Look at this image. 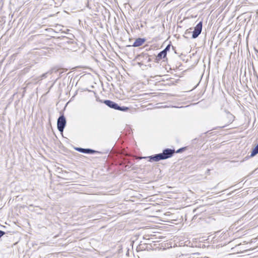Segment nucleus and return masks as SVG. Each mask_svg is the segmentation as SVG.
Wrapping results in <instances>:
<instances>
[{"mask_svg": "<svg viewBox=\"0 0 258 258\" xmlns=\"http://www.w3.org/2000/svg\"><path fill=\"white\" fill-rule=\"evenodd\" d=\"M66 120L64 116L63 115L60 116L58 117L57 122L58 130L60 132H62L66 126Z\"/></svg>", "mask_w": 258, "mask_h": 258, "instance_id": "f257e3e1", "label": "nucleus"}, {"mask_svg": "<svg viewBox=\"0 0 258 258\" xmlns=\"http://www.w3.org/2000/svg\"><path fill=\"white\" fill-rule=\"evenodd\" d=\"M202 30V22H200L195 27L192 32V38H196L201 34Z\"/></svg>", "mask_w": 258, "mask_h": 258, "instance_id": "f03ea898", "label": "nucleus"}, {"mask_svg": "<svg viewBox=\"0 0 258 258\" xmlns=\"http://www.w3.org/2000/svg\"><path fill=\"white\" fill-rule=\"evenodd\" d=\"M76 150L80 152L86 154H94V153H100V152L90 149H84L82 148H77Z\"/></svg>", "mask_w": 258, "mask_h": 258, "instance_id": "7ed1b4c3", "label": "nucleus"}, {"mask_svg": "<svg viewBox=\"0 0 258 258\" xmlns=\"http://www.w3.org/2000/svg\"><path fill=\"white\" fill-rule=\"evenodd\" d=\"M174 153V150L170 149H166L163 150L162 154L163 155V157L165 159H166L172 156L173 154Z\"/></svg>", "mask_w": 258, "mask_h": 258, "instance_id": "20e7f679", "label": "nucleus"}, {"mask_svg": "<svg viewBox=\"0 0 258 258\" xmlns=\"http://www.w3.org/2000/svg\"><path fill=\"white\" fill-rule=\"evenodd\" d=\"M233 118H234V116L232 115V114H231L229 113H227L225 117V125H223L222 127H224L227 126V125H228L229 124L231 123L233 121Z\"/></svg>", "mask_w": 258, "mask_h": 258, "instance_id": "39448f33", "label": "nucleus"}, {"mask_svg": "<svg viewBox=\"0 0 258 258\" xmlns=\"http://www.w3.org/2000/svg\"><path fill=\"white\" fill-rule=\"evenodd\" d=\"M104 103L108 107L113 108L114 109H118L119 106L118 104L111 100H106L104 101Z\"/></svg>", "mask_w": 258, "mask_h": 258, "instance_id": "423d86ee", "label": "nucleus"}, {"mask_svg": "<svg viewBox=\"0 0 258 258\" xmlns=\"http://www.w3.org/2000/svg\"><path fill=\"white\" fill-rule=\"evenodd\" d=\"M150 160H152L154 161H159V160L165 159L162 153L150 156Z\"/></svg>", "mask_w": 258, "mask_h": 258, "instance_id": "0eeeda50", "label": "nucleus"}, {"mask_svg": "<svg viewBox=\"0 0 258 258\" xmlns=\"http://www.w3.org/2000/svg\"><path fill=\"white\" fill-rule=\"evenodd\" d=\"M145 42L144 38H139L134 42L133 46L134 47H138L141 46Z\"/></svg>", "mask_w": 258, "mask_h": 258, "instance_id": "6e6552de", "label": "nucleus"}, {"mask_svg": "<svg viewBox=\"0 0 258 258\" xmlns=\"http://www.w3.org/2000/svg\"><path fill=\"white\" fill-rule=\"evenodd\" d=\"M167 53L165 52V51L162 50L160 53H158L157 59L158 60L161 59L162 58H165L166 56Z\"/></svg>", "mask_w": 258, "mask_h": 258, "instance_id": "1a4fd4ad", "label": "nucleus"}, {"mask_svg": "<svg viewBox=\"0 0 258 258\" xmlns=\"http://www.w3.org/2000/svg\"><path fill=\"white\" fill-rule=\"evenodd\" d=\"M258 153V144L252 149L250 156L253 157Z\"/></svg>", "mask_w": 258, "mask_h": 258, "instance_id": "9d476101", "label": "nucleus"}, {"mask_svg": "<svg viewBox=\"0 0 258 258\" xmlns=\"http://www.w3.org/2000/svg\"><path fill=\"white\" fill-rule=\"evenodd\" d=\"M118 109H117V110H121V111H126L127 110H128V108L126 107H124V106H123V107H120L119 106V107H118Z\"/></svg>", "mask_w": 258, "mask_h": 258, "instance_id": "9b49d317", "label": "nucleus"}, {"mask_svg": "<svg viewBox=\"0 0 258 258\" xmlns=\"http://www.w3.org/2000/svg\"><path fill=\"white\" fill-rule=\"evenodd\" d=\"M47 73H44L43 74H42L40 77V80H42L44 78H45L47 77Z\"/></svg>", "mask_w": 258, "mask_h": 258, "instance_id": "f8f14e48", "label": "nucleus"}, {"mask_svg": "<svg viewBox=\"0 0 258 258\" xmlns=\"http://www.w3.org/2000/svg\"><path fill=\"white\" fill-rule=\"evenodd\" d=\"M170 45H167L166 48L163 50V51H165V52L167 53V51L169 50Z\"/></svg>", "mask_w": 258, "mask_h": 258, "instance_id": "ddd939ff", "label": "nucleus"}, {"mask_svg": "<svg viewBox=\"0 0 258 258\" xmlns=\"http://www.w3.org/2000/svg\"><path fill=\"white\" fill-rule=\"evenodd\" d=\"M181 150V149H180L178 150H177V153L180 152Z\"/></svg>", "mask_w": 258, "mask_h": 258, "instance_id": "4468645a", "label": "nucleus"}]
</instances>
